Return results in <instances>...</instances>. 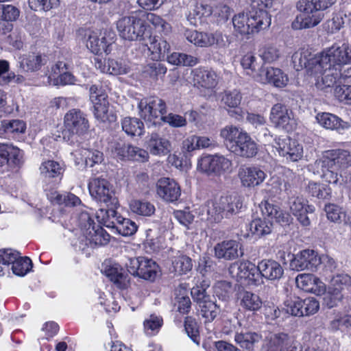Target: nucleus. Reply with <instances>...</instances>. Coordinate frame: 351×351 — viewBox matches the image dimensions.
<instances>
[{"mask_svg": "<svg viewBox=\"0 0 351 351\" xmlns=\"http://www.w3.org/2000/svg\"><path fill=\"white\" fill-rule=\"evenodd\" d=\"M240 244L235 240H227L217 243L214 247L215 256L219 259L232 261L242 256Z\"/></svg>", "mask_w": 351, "mask_h": 351, "instance_id": "obj_22", "label": "nucleus"}, {"mask_svg": "<svg viewBox=\"0 0 351 351\" xmlns=\"http://www.w3.org/2000/svg\"><path fill=\"white\" fill-rule=\"evenodd\" d=\"M2 126L7 133H23L25 130V123L21 120L3 121Z\"/></svg>", "mask_w": 351, "mask_h": 351, "instance_id": "obj_63", "label": "nucleus"}, {"mask_svg": "<svg viewBox=\"0 0 351 351\" xmlns=\"http://www.w3.org/2000/svg\"><path fill=\"white\" fill-rule=\"evenodd\" d=\"M302 299L298 297H294L287 300L285 302V310L291 315L302 317V310H301Z\"/></svg>", "mask_w": 351, "mask_h": 351, "instance_id": "obj_58", "label": "nucleus"}, {"mask_svg": "<svg viewBox=\"0 0 351 351\" xmlns=\"http://www.w3.org/2000/svg\"><path fill=\"white\" fill-rule=\"evenodd\" d=\"M123 131L130 136H141L144 133V123L138 118L127 117L121 120Z\"/></svg>", "mask_w": 351, "mask_h": 351, "instance_id": "obj_36", "label": "nucleus"}, {"mask_svg": "<svg viewBox=\"0 0 351 351\" xmlns=\"http://www.w3.org/2000/svg\"><path fill=\"white\" fill-rule=\"evenodd\" d=\"M91 196L106 207L119 206V201L110 182L104 178H94L88 184Z\"/></svg>", "mask_w": 351, "mask_h": 351, "instance_id": "obj_9", "label": "nucleus"}, {"mask_svg": "<svg viewBox=\"0 0 351 351\" xmlns=\"http://www.w3.org/2000/svg\"><path fill=\"white\" fill-rule=\"evenodd\" d=\"M334 95L339 101L346 104H351V85L336 86Z\"/></svg>", "mask_w": 351, "mask_h": 351, "instance_id": "obj_60", "label": "nucleus"}, {"mask_svg": "<svg viewBox=\"0 0 351 351\" xmlns=\"http://www.w3.org/2000/svg\"><path fill=\"white\" fill-rule=\"evenodd\" d=\"M63 138L73 142L71 138L75 136H82L88 133L90 124L86 114L80 109L73 108L65 114Z\"/></svg>", "mask_w": 351, "mask_h": 351, "instance_id": "obj_5", "label": "nucleus"}, {"mask_svg": "<svg viewBox=\"0 0 351 351\" xmlns=\"http://www.w3.org/2000/svg\"><path fill=\"white\" fill-rule=\"evenodd\" d=\"M232 291V283L228 281L217 282L214 288V293L219 299L226 300L229 298Z\"/></svg>", "mask_w": 351, "mask_h": 351, "instance_id": "obj_59", "label": "nucleus"}, {"mask_svg": "<svg viewBox=\"0 0 351 351\" xmlns=\"http://www.w3.org/2000/svg\"><path fill=\"white\" fill-rule=\"evenodd\" d=\"M141 14L139 12L123 16L117 22V28L121 38L128 40H144L146 26Z\"/></svg>", "mask_w": 351, "mask_h": 351, "instance_id": "obj_6", "label": "nucleus"}, {"mask_svg": "<svg viewBox=\"0 0 351 351\" xmlns=\"http://www.w3.org/2000/svg\"><path fill=\"white\" fill-rule=\"evenodd\" d=\"M238 176L242 185L245 187L258 186L266 178V173L256 167H241L239 169Z\"/></svg>", "mask_w": 351, "mask_h": 351, "instance_id": "obj_21", "label": "nucleus"}, {"mask_svg": "<svg viewBox=\"0 0 351 351\" xmlns=\"http://www.w3.org/2000/svg\"><path fill=\"white\" fill-rule=\"evenodd\" d=\"M323 306L332 308L338 305L343 298V293H341L337 288L328 285V290L323 294Z\"/></svg>", "mask_w": 351, "mask_h": 351, "instance_id": "obj_50", "label": "nucleus"}, {"mask_svg": "<svg viewBox=\"0 0 351 351\" xmlns=\"http://www.w3.org/2000/svg\"><path fill=\"white\" fill-rule=\"evenodd\" d=\"M219 36L217 34L197 31H187L186 33V39L189 42L201 47H207L218 43Z\"/></svg>", "mask_w": 351, "mask_h": 351, "instance_id": "obj_33", "label": "nucleus"}, {"mask_svg": "<svg viewBox=\"0 0 351 351\" xmlns=\"http://www.w3.org/2000/svg\"><path fill=\"white\" fill-rule=\"evenodd\" d=\"M241 306L250 311L259 310L263 304L262 300L257 294L248 291L240 292Z\"/></svg>", "mask_w": 351, "mask_h": 351, "instance_id": "obj_42", "label": "nucleus"}, {"mask_svg": "<svg viewBox=\"0 0 351 351\" xmlns=\"http://www.w3.org/2000/svg\"><path fill=\"white\" fill-rule=\"evenodd\" d=\"M317 73H322L321 78L319 77L317 80L315 86L318 89L325 90L327 88L332 87L337 82V80L339 77V73L332 67L324 70V69Z\"/></svg>", "mask_w": 351, "mask_h": 351, "instance_id": "obj_46", "label": "nucleus"}, {"mask_svg": "<svg viewBox=\"0 0 351 351\" xmlns=\"http://www.w3.org/2000/svg\"><path fill=\"white\" fill-rule=\"evenodd\" d=\"M226 147L234 154L245 158L254 157L258 153V145L248 133L236 126L227 125L220 132Z\"/></svg>", "mask_w": 351, "mask_h": 351, "instance_id": "obj_1", "label": "nucleus"}, {"mask_svg": "<svg viewBox=\"0 0 351 351\" xmlns=\"http://www.w3.org/2000/svg\"><path fill=\"white\" fill-rule=\"evenodd\" d=\"M336 0H300L297 8L301 12L311 13L313 15H321L324 17L322 10L330 7Z\"/></svg>", "mask_w": 351, "mask_h": 351, "instance_id": "obj_26", "label": "nucleus"}, {"mask_svg": "<svg viewBox=\"0 0 351 351\" xmlns=\"http://www.w3.org/2000/svg\"><path fill=\"white\" fill-rule=\"evenodd\" d=\"M242 96L237 90H226L221 97V102L226 106L236 108L241 104Z\"/></svg>", "mask_w": 351, "mask_h": 351, "instance_id": "obj_52", "label": "nucleus"}, {"mask_svg": "<svg viewBox=\"0 0 351 351\" xmlns=\"http://www.w3.org/2000/svg\"><path fill=\"white\" fill-rule=\"evenodd\" d=\"M40 173L46 184H57L62 178L64 169L61 165L54 160L43 162L40 168Z\"/></svg>", "mask_w": 351, "mask_h": 351, "instance_id": "obj_23", "label": "nucleus"}, {"mask_svg": "<svg viewBox=\"0 0 351 351\" xmlns=\"http://www.w3.org/2000/svg\"><path fill=\"white\" fill-rule=\"evenodd\" d=\"M259 76L263 83L267 82L278 88L285 87L289 81L287 75L278 68L261 67Z\"/></svg>", "mask_w": 351, "mask_h": 351, "instance_id": "obj_24", "label": "nucleus"}, {"mask_svg": "<svg viewBox=\"0 0 351 351\" xmlns=\"http://www.w3.org/2000/svg\"><path fill=\"white\" fill-rule=\"evenodd\" d=\"M167 67L164 64L158 60L148 64L145 66V72L147 73L151 77L158 79L162 77L167 73Z\"/></svg>", "mask_w": 351, "mask_h": 351, "instance_id": "obj_56", "label": "nucleus"}, {"mask_svg": "<svg viewBox=\"0 0 351 351\" xmlns=\"http://www.w3.org/2000/svg\"><path fill=\"white\" fill-rule=\"evenodd\" d=\"M232 162L221 155L202 156L197 163V169L208 176H220L230 170Z\"/></svg>", "mask_w": 351, "mask_h": 351, "instance_id": "obj_10", "label": "nucleus"}, {"mask_svg": "<svg viewBox=\"0 0 351 351\" xmlns=\"http://www.w3.org/2000/svg\"><path fill=\"white\" fill-rule=\"evenodd\" d=\"M149 40L148 49L152 53V58L155 60H165L166 56L169 53L170 45L162 38H152L149 36Z\"/></svg>", "mask_w": 351, "mask_h": 351, "instance_id": "obj_35", "label": "nucleus"}, {"mask_svg": "<svg viewBox=\"0 0 351 351\" xmlns=\"http://www.w3.org/2000/svg\"><path fill=\"white\" fill-rule=\"evenodd\" d=\"M256 218L251 221L250 223V231L253 235L258 237H264L269 234L273 229V223L269 219L266 218Z\"/></svg>", "mask_w": 351, "mask_h": 351, "instance_id": "obj_38", "label": "nucleus"}, {"mask_svg": "<svg viewBox=\"0 0 351 351\" xmlns=\"http://www.w3.org/2000/svg\"><path fill=\"white\" fill-rule=\"evenodd\" d=\"M293 62H296L298 60L299 66L302 68H306L308 70H312L315 73L324 69V66L321 64V55L318 57L307 58L306 53H295L293 56Z\"/></svg>", "mask_w": 351, "mask_h": 351, "instance_id": "obj_39", "label": "nucleus"}, {"mask_svg": "<svg viewBox=\"0 0 351 351\" xmlns=\"http://www.w3.org/2000/svg\"><path fill=\"white\" fill-rule=\"evenodd\" d=\"M291 111L282 104H276L271 110L270 120L277 128H282L287 132L293 130L295 121L291 118Z\"/></svg>", "mask_w": 351, "mask_h": 351, "instance_id": "obj_18", "label": "nucleus"}, {"mask_svg": "<svg viewBox=\"0 0 351 351\" xmlns=\"http://www.w3.org/2000/svg\"><path fill=\"white\" fill-rule=\"evenodd\" d=\"M322 21L321 15H313L311 13H304L297 16L292 23L294 29H307L316 26Z\"/></svg>", "mask_w": 351, "mask_h": 351, "instance_id": "obj_41", "label": "nucleus"}, {"mask_svg": "<svg viewBox=\"0 0 351 351\" xmlns=\"http://www.w3.org/2000/svg\"><path fill=\"white\" fill-rule=\"evenodd\" d=\"M87 47L95 54L108 53L110 44L107 43L106 38L102 36L101 38L96 34L89 36L87 42Z\"/></svg>", "mask_w": 351, "mask_h": 351, "instance_id": "obj_43", "label": "nucleus"}, {"mask_svg": "<svg viewBox=\"0 0 351 351\" xmlns=\"http://www.w3.org/2000/svg\"><path fill=\"white\" fill-rule=\"evenodd\" d=\"M21 156L19 149L8 145H0V167L7 165L12 169L19 167Z\"/></svg>", "mask_w": 351, "mask_h": 351, "instance_id": "obj_30", "label": "nucleus"}, {"mask_svg": "<svg viewBox=\"0 0 351 351\" xmlns=\"http://www.w3.org/2000/svg\"><path fill=\"white\" fill-rule=\"evenodd\" d=\"M329 286L337 288L341 293H343L345 289L351 286V277L346 274H337L332 278Z\"/></svg>", "mask_w": 351, "mask_h": 351, "instance_id": "obj_53", "label": "nucleus"}, {"mask_svg": "<svg viewBox=\"0 0 351 351\" xmlns=\"http://www.w3.org/2000/svg\"><path fill=\"white\" fill-rule=\"evenodd\" d=\"M263 336L254 332H237L234 340L241 348L252 351L254 344L259 342Z\"/></svg>", "mask_w": 351, "mask_h": 351, "instance_id": "obj_40", "label": "nucleus"}, {"mask_svg": "<svg viewBox=\"0 0 351 351\" xmlns=\"http://www.w3.org/2000/svg\"><path fill=\"white\" fill-rule=\"evenodd\" d=\"M141 15L143 19L145 18L149 23L152 24L158 32L165 35H167L171 32V25L160 16L152 12H141Z\"/></svg>", "mask_w": 351, "mask_h": 351, "instance_id": "obj_47", "label": "nucleus"}, {"mask_svg": "<svg viewBox=\"0 0 351 351\" xmlns=\"http://www.w3.org/2000/svg\"><path fill=\"white\" fill-rule=\"evenodd\" d=\"M59 0H29V8L34 11H49L59 5Z\"/></svg>", "mask_w": 351, "mask_h": 351, "instance_id": "obj_55", "label": "nucleus"}, {"mask_svg": "<svg viewBox=\"0 0 351 351\" xmlns=\"http://www.w3.org/2000/svg\"><path fill=\"white\" fill-rule=\"evenodd\" d=\"M301 310H302V317L309 316L316 313L319 309V302L315 298H306L302 299Z\"/></svg>", "mask_w": 351, "mask_h": 351, "instance_id": "obj_57", "label": "nucleus"}, {"mask_svg": "<svg viewBox=\"0 0 351 351\" xmlns=\"http://www.w3.org/2000/svg\"><path fill=\"white\" fill-rule=\"evenodd\" d=\"M261 211L263 216L271 219H275L276 221L282 226H289L293 220L291 215L282 210L278 206L265 202L261 206Z\"/></svg>", "mask_w": 351, "mask_h": 351, "instance_id": "obj_31", "label": "nucleus"}, {"mask_svg": "<svg viewBox=\"0 0 351 351\" xmlns=\"http://www.w3.org/2000/svg\"><path fill=\"white\" fill-rule=\"evenodd\" d=\"M351 166V154L345 149H332L326 152L323 157V167L343 170Z\"/></svg>", "mask_w": 351, "mask_h": 351, "instance_id": "obj_17", "label": "nucleus"}, {"mask_svg": "<svg viewBox=\"0 0 351 351\" xmlns=\"http://www.w3.org/2000/svg\"><path fill=\"white\" fill-rule=\"evenodd\" d=\"M254 264L250 261H241L240 263H234L231 267V272H233V270L237 269V277L240 278H246L247 274L250 272L252 270V267H254Z\"/></svg>", "mask_w": 351, "mask_h": 351, "instance_id": "obj_64", "label": "nucleus"}, {"mask_svg": "<svg viewBox=\"0 0 351 351\" xmlns=\"http://www.w3.org/2000/svg\"><path fill=\"white\" fill-rule=\"evenodd\" d=\"M158 195L167 202H174L181 195L179 184L169 178H160L157 182Z\"/></svg>", "mask_w": 351, "mask_h": 351, "instance_id": "obj_19", "label": "nucleus"}, {"mask_svg": "<svg viewBox=\"0 0 351 351\" xmlns=\"http://www.w3.org/2000/svg\"><path fill=\"white\" fill-rule=\"evenodd\" d=\"M32 260L29 257H20L19 255L12 265V269L14 274L23 276L32 269Z\"/></svg>", "mask_w": 351, "mask_h": 351, "instance_id": "obj_51", "label": "nucleus"}, {"mask_svg": "<svg viewBox=\"0 0 351 351\" xmlns=\"http://www.w3.org/2000/svg\"><path fill=\"white\" fill-rule=\"evenodd\" d=\"M47 195L51 203L57 205L71 207L81 204L80 199L71 193H60L57 191L52 190Z\"/></svg>", "mask_w": 351, "mask_h": 351, "instance_id": "obj_34", "label": "nucleus"}, {"mask_svg": "<svg viewBox=\"0 0 351 351\" xmlns=\"http://www.w3.org/2000/svg\"><path fill=\"white\" fill-rule=\"evenodd\" d=\"M258 268L263 278L269 280H280L284 274L282 265L273 259H263L258 262Z\"/></svg>", "mask_w": 351, "mask_h": 351, "instance_id": "obj_28", "label": "nucleus"}, {"mask_svg": "<svg viewBox=\"0 0 351 351\" xmlns=\"http://www.w3.org/2000/svg\"><path fill=\"white\" fill-rule=\"evenodd\" d=\"M146 144L147 149L153 155L166 156L171 151L169 141L154 131L148 136Z\"/></svg>", "mask_w": 351, "mask_h": 351, "instance_id": "obj_25", "label": "nucleus"}, {"mask_svg": "<svg viewBox=\"0 0 351 351\" xmlns=\"http://www.w3.org/2000/svg\"><path fill=\"white\" fill-rule=\"evenodd\" d=\"M139 114L148 124V128L161 125V116L167 112V106L162 99L152 96L142 99L138 104Z\"/></svg>", "mask_w": 351, "mask_h": 351, "instance_id": "obj_4", "label": "nucleus"}, {"mask_svg": "<svg viewBox=\"0 0 351 351\" xmlns=\"http://www.w3.org/2000/svg\"><path fill=\"white\" fill-rule=\"evenodd\" d=\"M325 211L326 213L327 218L335 223H339L342 217H345L344 212L341 208L335 204H327L325 206Z\"/></svg>", "mask_w": 351, "mask_h": 351, "instance_id": "obj_61", "label": "nucleus"}, {"mask_svg": "<svg viewBox=\"0 0 351 351\" xmlns=\"http://www.w3.org/2000/svg\"><path fill=\"white\" fill-rule=\"evenodd\" d=\"M103 273L119 288H125L130 282L128 275L123 272V269L118 264L105 263L101 269Z\"/></svg>", "mask_w": 351, "mask_h": 351, "instance_id": "obj_29", "label": "nucleus"}, {"mask_svg": "<svg viewBox=\"0 0 351 351\" xmlns=\"http://www.w3.org/2000/svg\"><path fill=\"white\" fill-rule=\"evenodd\" d=\"M322 264L321 257L313 250H304L292 256L289 260V268L293 271L305 269L315 271Z\"/></svg>", "mask_w": 351, "mask_h": 351, "instance_id": "obj_13", "label": "nucleus"}, {"mask_svg": "<svg viewBox=\"0 0 351 351\" xmlns=\"http://www.w3.org/2000/svg\"><path fill=\"white\" fill-rule=\"evenodd\" d=\"M118 206L101 208L96 212V217L99 223L112 231L115 232L118 223H121V215H118L116 209Z\"/></svg>", "mask_w": 351, "mask_h": 351, "instance_id": "obj_27", "label": "nucleus"}, {"mask_svg": "<svg viewBox=\"0 0 351 351\" xmlns=\"http://www.w3.org/2000/svg\"><path fill=\"white\" fill-rule=\"evenodd\" d=\"M209 285L204 280L201 285H197L191 289V294L195 302H196L200 308L203 317L205 318V322H213L219 313V304L216 301H213L210 295L207 293L206 287Z\"/></svg>", "mask_w": 351, "mask_h": 351, "instance_id": "obj_7", "label": "nucleus"}, {"mask_svg": "<svg viewBox=\"0 0 351 351\" xmlns=\"http://www.w3.org/2000/svg\"><path fill=\"white\" fill-rule=\"evenodd\" d=\"M172 265L175 272L179 275L185 274L193 268L192 259L184 254H180L173 258Z\"/></svg>", "mask_w": 351, "mask_h": 351, "instance_id": "obj_48", "label": "nucleus"}, {"mask_svg": "<svg viewBox=\"0 0 351 351\" xmlns=\"http://www.w3.org/2000/svg\"><path fill=\"white\" fill-rule=\"evenodd\" d=\"M90 100L94 108V116L98 121L105 123L111 121L108 114V95L101 86L92 85L89 90Z\"/></svg>", "mask_w": 351, "mask_h": 351, "instance_id": "obj_14", "label": "nucleus"}, {"mask_svg": "<svg viewBox=\"0 0 351 351\" xmlns=\"http://www.w3.org/2000/svg\"><path fill=\"white\" fill-rule=\"evenodd\" d=\"M132 211L140 215L149 217L155 212L154 206L145 200L134 199L130 204Z\"/></svg>", "mask_w": 351, "mask_h": 351, "instance_id": "obj_49", "label": "nucleus"}, {"mask_svg": "<svg viewBox=\"0 0 351 351\" xmlns=\"http://www.w3.org/2000/svg\"><path fill=\"white\" fill-rule=\"evenodd\" d=\"M321 64L324 70L335 65H343L351 63V45L343 44L340 47L332 46L321 53Z\"/></svg>", "mask_w": 351, "mask_h": 351, "instance_id": "obj_11", "label": "nucleus"}, {"mask_svg": "<svg viewBox=\"0 0 351 351\" xmlns=\"http://www.w3.org/2000/svg\"><path fill=\"white\" fill-rule=\"evenodd\" d=\"M44 64L41 55L32 53L21 57L19 67L21 72H33L39 70Z\"/></svg>", "mask_w": 351, "mask_h": 351, "instance_id": "obj_37", "label": "nucleus"}, {"mask_svg": "<svg viewBox=\"0 0 351 351\" xmlns=\"http://www.w3.org/2000/svg\"><path fill=\"white\" fill-rule=\"evenodd\" d=\"M192 75L195 86L211 88L217 84V76L213 71L198 68L192 71Z\"/></svg>", "mask_w": 351, "mask_h": 351, "instance_id": "obj_32", "label": "nucleus"}, {"mask_svg": "<svg viewBox=\"0 0 351 351\" xmlns=\"http://www.w3.org/2000/svg\"><path fill=\"white\" fill-rule=\"evenodd\" d=\"M125 266L131 275L150 282L155 280L159 269L154 261L144 256L129 258Z\"/></svg>", "mask_w": 351, "mask_h": 351, "instance_id": "obj_8", "label": "nucleus"}, {"mask_svg": "<svg viewBox=\"0 0 351 351\" xmlns=\"http://www.w3.org/2000/svg\"><path fill=\"white\" fill-rule=\"evenodd\" d=\"M316 118L318 123L326 129L339 130L344 128V125L346 124L339 117L330 113L324 112L318 114Z\"/></svg>", "mask_w": 351, "mask_h": 351, "instance_id": "obj_44", "label": "nucleus"}, {"mask_svg": "<svg viewBox=\"0 0 351 351\" xmlns=\"http://www.w3.org/2000/svg\"><path fill=\"white\" fill-rule=\"evenodd\" d=\"M241 64L244 69L250 70L252 73L258 72L259 74L260 69L263 67L256 62V57L251 53H247L243 56L241 60Z\"/></svg>", "mask_w": 351, "mask_h": 351, "instance_id": "obj_62", "label": "nucleus"}, {"mask_svg": "<svg viewBox=\"0 0 351 351\" xmlns=\"http://www.w3.org/2000/svg\"><path fill=\"white\" fill-rule=\"evenodd\" d=\"M243 207L242 198L237 195L221 196L212 208H207V219L219 223L223 217L230 218L239 213Z\"/></svg>", "mask_w": 351, "mask_h": 351, "instance_id": "obj_3", "label": "nucleus"}, {"mask_svg": "<svg viewBox=\"0 0 351 351\" xmlns=\"http://www.w3.org/2000/svg\"><path fill=\"white\" fill-rule=\"evenodd\" d=\"M82 217L87 219L88 224L85 228L88 231L87 239L90 244L95 245H105L108 244L110 239V234L99 225L95 226L93 220L87 213H83Z\"/></svg>", "mask_w": 351, "mask_h": 351, "instance_id": "obj_20", "label": "nucleus"}, {"mask_svg": "<svg viewBox=\"0 0 351 351\" xmlns=\"http://www.w3.org/2000/svg\"><path fill=\"white\" fill-rule=\"evenodd\" d=\"M136 224L127 218H121V223H118L115 232L123 236H131L137 230Z\"/></svg>", "mask_w": 351, "mask_h": 351, "instance_id": "obj_54", "label": "nucleus"}, {"mask_svg": "<svg viewBox=\"0 0 351 351\" xmlns=\"http://www.w3.org/2000/svg\"><path fill=\"white\" fill-rule=\"evenodd\" d=\"M263 341V347L266 351L288 350L293 345L298 343L292 337L283 332L266 331L264 332Z\"/></svg>", "mask_w": 351, "mask_h": 351, "instance_id": "obj_16", "label": "nucleus"}, {"mask_svg": "<svg viewBox=\"0 0 351 351\" xmlns=\"http://www.w3.org/2000/svg\"><path fill=\"white\" fill-rule=\"evenodd\" d=\"M110 148L112 153L121 160L145 162L149 158L147 151L129 143L114 141L111 143Z\"/></svg>", "mask_w": 351, "mask_h": 351, "instance_id": "obj_12", "label": "nucleus"}, {"mask_svg": "<svg viewBox=\"0 0 351 351\" xmlns=\"http://www.w3.org/2000/svg\"><path fill=\"white\" fill-rule=\"evenodd\" d=\"M232 23L236 31L245 35L267 28L271 24V18L266 10L253 5L246 14L234 16Z\"/></svg>", "mask_w": 351, "mask_h": 351, "instance_id": "obj_2", "label": "nucleus"}, {"mask_svg": "<svg viewBox=\"0 0 351 351\" xmlns=\"http://www.w3.org/2000/svg\"><path fill=\"white\" fill-rule=\"evenodd\" d=\"M272 146L276 149L281 156L287 160L296 162L303 156V147L297 141L288 136L274 138Z\"/></svg>", "mask_w": 351, "mask_h": 351, "instance_id": "obj_15", "label": "nucleus"}, {"mask_svg": "<svg viewBox=\"0 0 351 351\" xmlns=\"http://www.w3.org/2000/svg\"><path fill=\"white\" fill-rule=\"evenodd\" d=\"M306 191L309 195L319 199H329L331 197V189L320 182H309Z\"/></svg>", "mask_w": 351, "mask_h": 351, "instance_id": "obj_45", "label": "nucleus"}]
</instances>
